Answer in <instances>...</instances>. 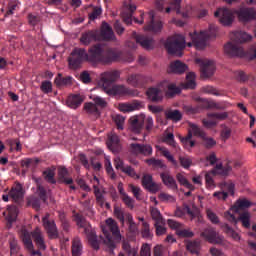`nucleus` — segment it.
I'll use <instances>...</instances> for the list:
<instances>
[{
    "label": "nucleus",
    "mask_w": 256,
    "mask_h": 256,
    "mask_svg": "<svg viewBox=\"0 0 256 256\" xmlns=\"http://www.w3.org/2000/svg\"><path fill=\"white\" fill-rule=\"evenodd\" d=\"M107 146L112 151H118L119 150V136L116 134H111L108 136Z\"/></svg>",
    "instance_id": "58836bf2"
},
{
    "label": "nucleus",
    "mask_w": 256,
    "mask_h": 256,
    "mask_svg": "<svg viewBox=\"0 0 256 256\" xmlns=\"http://www.w3.org/2000/svg\"><path fill=\"white\" fill-rule=\"evenodd\" d=\"M141 235L143 239H153V233L148 222L142 223Z\"/></svg>",
    "instance_id": "864d4df0"
},
{
    "label": "nucleus",
    "mask_w": 256,
    "mask_h": 256,
    "mask_svg": "<svg viewBox=\"0 0 256 256\" xmlns=\"http://www.w3.org/2000/svg\"><path fill=\"white\" fill-rule=\"evenodd\" d=\"M102 231L105 237V245L109 247L110 251H113L117 247V243H121V230H119L117 221L113 220V218H108L106 220V227Z\"/></svg>",
    "instance_id": "423d86ee"
},
{
    "label": "nucleus",
    "mask_w": 256,
    "mask_h": 256,
    "mask_svg": "<svg viewBox=\"0 0 256 256\" xmlns=\"http://www.w3.org/2000/svg\"><path fill=\"white\" fill-rule=\"evenodd\" d=\"M187 71V64L181 62L180 60H176L170 64V68L168 73H176L181 75Z\"/></svg>",
    "instance_id": "4be33fe9"
},
{
    "label": "nucleus",
    "mask_w": 256,
    "mask_h": 256,
    "mask_svg": "<svg viewBox=\"0 0 256 256\" xmlns=\"http://www.w3.org/2000/svg\"><path fill=\"white\" fill-rule=\"evenodd\" d=\"M231 39L234 43L228 42L224 46V51L227 55L230 57H246L250 61L256 59V45L251 46L247 52L237 45V43H247V41H251V35L244 31H236L233 33V36H231Z\"/></svg>",
    "instance_id": "f03ea898"
},
{
    "label": "nucleus",
    "mask_w": 256,
    "mask_h": 256,
    "mask_svg": "<svg viewBox=\"0 0 256 256\" xmlns=\"http://www.w3.org/2000/svg\"><path fill=\"white\" fill-rule=\"evenodd\" d=\"M235 15L238 16L239 21H241L242 23H249V21H253L256 19V9L247 7H242L239 10L219 8L214 13L215 17H219V21L224 27H229L230 25H233V21H235Z\"/></svg>",
    "instance_id": "7ed1b4c3"
},
{
    "label": "nucleus",
    "mask_w": 256,
    "mask_h": 256,
    "mask_svg": "<svg viewBox=\"0 0 256 256\" xmlns=\"http://www.w3.org/2000/svg\"><path fill=\"white\" fill-rule=\"evenodd\" d=\"M102 39V41H113L115 39V33H113V28L107 22H103L101 25V30H88L82 33L80 37V43L86 47L91 45L94 41Z\"/></svg>",
    "instance_id": "39448f33"
},
{
    "label": "nucleus",
    "mask_w": 256,
    "mask_h": 256,
    "mask_svg": "<svg viewBox=\"0 0 256 256\" xmlns=\"http://www.w3.org/2000/svg\"><path fill=\"white\" fill-rule=\"evenodd\" d=\"M195 87H197L195 73L190 72L186 75V83L183 84V89H195Z\"/></svg>",
    "instance_id": "ea45409f"
},
{
    "label": "nucleus",
    "mask_w": 256,
    "mask_h": 256,
    "mask_svg": "<svg viewBox=\"0 0 256 256\" xmlns=\"http://www.w3.org/2000/svg\"><path fill=\"white\" fill-rule=\"evenodd\" d=\"M188 133L191 135H195V137H201V139H205V131H203L198 125L193 122H188Z\"/></svg>",
    "instance_id": "473e14b6"
},
{
    "label": "nucleus",
    "mask_w": 256,
    "mask_h": 256,
    "mask_svg": "<svg viewBox=\"0 0 256 256\" xmlns=\"http://www.w3.org/2000/svg\"><path fill=\"white\" fill-rule=\"evenodd\" d=\"M132 37H134L136 43H139L143 49H153V40L145 35H139L137 32H133Z\"/></svg>",
    "instance_id": "412c9836"
},
{
    "label": "nucleus",
    "mask_w": 256,
    "mask_h": 256,
    "mask_svg": "<svg viewBox=\"0 0 256 256\" xmlns=\"http://www.w3.org/2000/svg\"><path fill=\"white\" fill-rule=\"evenodd\" d=\"M252 203L251 201L247 199H238L235 204L231 207V211L234 213H239L241 209H249L251 207Z\"/></svg>",
    "instance_id": "cd10ccee"
},
{
    "label": "nucleus",
    "mask_w": 256,
    "mask_h": 256,
    "mask_svg": "<svg viewBox=\"0 0 256 256\" xmlns=\"http://www.w3.org/2000/svg\"><path fill=\"white\" fill-rule=\"evenodd\" d=\"M9 245L11 256H17L19 251H21V246H19V242L15 239V237H11L9 239Z\"/></svg>",
    "instance_id": "49530a36"
},
{
    "label": "nucleus",
    "mask_w": 256,
    "mask_h": 256,
    "mask_svg": "<svg viewBox=\"0 0 256 256\" xmlns=\"http://www.w3.org/2000/svg\"><path fill=\"white\" fill-rule=\"evenodd\" d=\"M222 229L225 233L228 234L229 237H232V239L234 241L241 240V236L239 235V233H237L235 230H233V228H231V226H229V224L222 225Z\"/></svg>",
    "instance_id": "de8ad7c7"
},
{
    "label": "nucleus",
    "mask_w": 256,
    "mask_h": 256,
    "mask_svg": "<svg viewBox=\"0 0 256 256\" xmlns=\"http://www.w3.org/2000/svg\"><path fill=\"white\" fill-rule=\"evenodd\" d=\"M163 157L167 159L174 167H179V162L171 155V152L166 147H160L158 149Z\"/></svg>",
    "instance_id": "4c0bfd02"
},
{
    "label": "nucleus",
    "mask_w": 256,
    "mask_h": 256,
    "mask_svg": "<svg viewBox=\"0 0 256 256\" xmlns=\"http://www.w3.org/2000/svg\"><path fill=\"white\" fill-rule=\"evenodd\" d=\"M224 217L230 223H234V225H237V222L241 221L242 226L245 227V229H249V227H251V214L249 212H243L237 218L235 217V214L231 213V211H226L224 213Z\"/></svg>",
    "instance_id": "9b49d317"
},
{
    "label": "nucleus",
    "mask_w": 256,
    "mask_h": 256,
    "mask_svg": "<svg viewBox=\"0 0 256 256\" xmlns=\"http://www.w3.org/2000/svg\"><path fill=\"white\" fill-rule=\"evenodd\" d=\"M229 117V114L227 112H210L207 114L208 119H216L217 121H225Z\"/></svg>",
    "instance_id": "6e6d98bb"
},
{
    "label": "nucleus",
    "mask_w": 256,
    "mask_h": 256,
    "mask_svg": "<svg viewBox=\"0 0 256 256\" xmlns=\"http://www.w3.org/2000/svg\"><path fill=\"white\" fill-rule=\"evenodd\" d=\"M43 177L47 183H51V185H55L57 180H55V169L47 168L43 171Z\"/></svg>",
    "instance_id": "c03bdc74"
},
{
    "label": "nucleus",
    "mask_w": 256,
    "mask_h": 256,
    "mask_svg": "<svg viewBox=\"0 0 256 256\" xmlns=\"http://www.w3.org/2000/svg\"><path fill=\"white\" fill-rule=\"evenodd\" d=\"M67 103L71 109H77L83 103V98L80 95H72L68 98Z\"/></svg>",
    "instance_id": "37998d69"
},
{
    "label": "nucleus",
    "mask_w": 256,
    "mask_h": 256,
    "mask_svg": "<svg viewBox=\"0 0 256 256\" xmlns=\"http://www.w3.org/2000/svg\"><path fill=\"white\" fill-rule=\"evenodd\" d=\"M191 139H193V134H191V132H188L185 137H180V141L182 145H184L185 149H191L195 147V140Z\"/></svg>",
    "instance_id": "79ce46f5"
},
{
    "label": "nucleus",
    "mask_w": 256,
    "mask_h": 256,
    "mask_svg": "<svg viewBox=\"0 0 256 256\" xmlns=\"http://www.w3.org/2000/svg\"><path fill=\"white\" fill-rule=\"evenodd\" d=\"M82 251H83V244H81V239L74 238L72 242V255L81 256Z\"/></svg>",
    "instance_id": "a19ab883"
},
{
    "label": "nucleus",
    "mask_w": 256,
    "mask_h": 256,
    "mask_svg": "<svg viewBox=\"0 0 256 256\" xmlns=\"http://www.w3.org/2000/svg\"><path fill=\"white\" fill-rule=\"evenodd\" d=\"M91 99L94 101L96 107H100V109H105V107H107V101L104 98H101V96H94L91 97Z\"/></svg>",
    "instance_id": "0e129e2a"
},
{
    "label": "nucleus",
    "mask_w": 256,
    "mask_h": 256,
    "mask_svg": "<svg viewBox=\"0 0 256 256\" xmlns=\"http://www.w3.org/2000/svg\"><path fill=\"white\" fill-rule=\"evenodd\" d=\"M163 85H166L168 89L166 93L168 97H173L174 95H179V93H181V88L177 87L175 84H168L167 82H164Z\"/></svg>",
    "instance_id": "603ef678"
},
{
    "label": "nucleus",
    "mask_w": 256,
    "mask_h": 256,
    "mask_svg": "<svg viewBox=\"0 0 256 256\" xmlns=\"http://www.w3.org/2000/svg\"><path fill=\"white\" fill-rule=\"evenodd\" d=\"M20 238L24 247L29 251L31 256L39 255L41 256V252L39 250H35L33 247V240L31 239V233L26 229H22L20 232Z\"/></svg>",
    "instance_id": "4468645a"
},
{
    "label": "nucleus",
    "mask_w": 256,
    "mask_h": 256,
    "mask_svg": "<svg viewBox=\"0 0 256 256\" xmlns=\"http://www.w3.org/2000/svg\"><path fill=\"white\" fill-rule=\"evenodd\" d=\"M40 90L45 95H49V93H53V83L49 80L42 81L40 85Z\"/></svg>",
    "instance_id": "4d7b16f0"
},
{
    "label": "nucleus",
    "mask_w": 256,
    "mask_h": 256,
    "mask_svg": "<svg viewBox=\"0 0 256 256\" xmlns=\"http://www.w3.org/2000/svg\"><path fill=\"white\" fill-rule=\"evenodd\" d=\"M32 237L38 249H41L42 251H45V249H47V246H45V239L43 238V234L36 230L32 233Z\"/></svg>",
    "instance_id": "72a5a7b5"
},
{
    "label": "nucleus",
    "mask_w": 256,
    "mask_h": 256,
    "mask_svg": "<svg viewBox=\"0 0 256 256\" xmlns=\"http://www.w3.org/2000/svg\"><path fill=\"white\" fill-rule=\"evenodd\" d=\"M186 249L192 255H199V252L201 251V241L192 240V241L186 242Z\"/></svg>",
    "instance_id": "7c9ffc66"
},
{
    "label": "nucleus",
    "mask_w": 256,
    "mask_h": 256,
    "mask_svg": "<svg viewBox=\"0 0 256 256\" xmlns=\"http://www.w3.org/2000/svg\"><path fill=\"white\" fill-rule=\"evenodd\" d=\"M9 196L15 203H21L23 201V186L21 184H17L15 187H12V189L9 192Z\"/></svg>",
    "instance_id": "393cba45"
},
{
    "label": "nucleus",
    "mask_w": 256,
    "mask_h": 256,
    "mask_svg": "<svg viewBox=\"0 0 256 256\" xmlns=\"http://www.w3.org/2000/svg\"><path fill=\"white\" fill-rule=\"evenodd\" d=\"M148 17L150 21L144 27L145 31H150V33H161V30L163 29V22L155 18V12L150 11L148 13Z\"/></svg>",
    "instance_id": "f3484780"
},
{
    "label": "nucleus",
    "mask_w": 256,
    "mask_h": 256,
    "mask_svg": "<svg viewBox=\"0 0 256 256\" xmlns=\"http://www.w3.org/2000/svg\"><path fill=\"white\" fill-rule=\"evenodd\" d=\"M87 61V50L85 48H74L68 58L70 69H80Z\"/></svg>",
    "instance_id": "9d476101"
},
{
    "label": "nucleus",
    "mask_w": 256,
    "mask_h": 256,
    "mask_svg": "<svg viewBox=\"0 0 256 256\" xmlns=\"http://www.w3.org/2000/svg\"><path fill=\"white\" fill-rule=\"evenodd\" d=\"M114 216L116 219H118V221H120L121 225H125V211H123L121 207H114Z\"/></svg>",
    "instance_id": "052dcab7"
},
{
    "label": "nucleus",
    "mask_w": 256,
    "mask_h": 256,
    "mask_svg": "<svg viewBox=\"0 0 256 256\" xmlns=\"http://www.w3.org/2000/svg\"><path fill=\"white\" fill-rule=\"evenodd\" d=\"M130 153H132V155H144V157H149L153 155V147L149 144L132 143L130 144Z\"/></svg>",
    "instance_id": "2eb2a0df"
},
{
    "label": "nucleus",
    "mask_w": 256,
    "mask_h": 256,
    "mask_svg": "<svg viewBox=\"0 0 256 256\" xmlns=\"http://www.w3.org/2000/svg\"><path fill=\"white\" fill-rule=\"evenodd\" d=\"M27 203L32 209L39 211L41 209V200L37 196H31L28 198Z\"/></svg>",
    "instance_id": "5fc2aeb1"
},
{
    "label": "nucleus",
    "mask_w": 256,
    "mask_h": 256,
    "mask_svg": "<svg viewBox=\"0 0 256 256\" xmlns=\"http://www.w3.org/2000/svg\"><path fill=\"white\" fill-rule=\"evenodd\" d=\"M128 189L129 191H131V193H133L135 199H137V201H142L143 200V196H141V188L139 186H135L133 184H129L128 185Z\"/></svg>",
    "instance_id": "13d9d810"
},
{
    "label": "nucleus",
    "mask_w": 256,
    "mask_h": 256,
    "mask_svg": "<svg viewBox=\"0 0 256 256\" xmlns=\"http://www.w3.org/2000/svg\"><path fill=\"white\" fill-rule=\"evenodd\" d=\"M233 167L231 162H228L225 166L223 164H216L214 170L212 171L213 175H222V177H227L231 173Z\"/></svg>",
    "instance_id": "b1692460"
},
{
    "label": "nucleus",
    "mask_w": 256,
    "mask_h": 256,
    "mask_svg": "<svg viewBox=\"0 0 256 256\" xmlns=\"http://www.w3.org/2000/svg\"><path fill=\"white\" fill-rule=\"evenodd\" d=\"M84 111H86L88 115H91L92 117H94V119H98V117L101 116V112L99 111V108H97V106L93 102L85 103Z\"/></svg>",
    "instance_id": "c85d7f7f"
},
{
    "label": "nucleus",
    "mask_w": 256,
    "mask_h": 256,
    "mask_svg": "<svg viewBox=\"0 0 256 256\" xmlns=\"http://www.w3.org/2000/svg\"><path fill=\"white\" fill-rule=\"evenodd\" d=\"M196 63L200 64V71L202 77H211L215 73V62L213 60L196 59Z\"/></svg>",
    "instance_id": "dca6fc26"
},
{
    "label": "nucleus",
    "mask_w": 256,
    "mask_h": 256,
    "mask_svg": "<svg viewBox=\"0 0 256 256\" xmlns=\"http://www.w3.org/2000/svg\"><path fill=\"white\" fill-rule=\"evenodd\" d=\"M43 227L49 237V239H58L59 230L57 229V224L54 220H49V214H46L42 218Z\"/></svg>",
    "instance_id": "f8f14e48"
},
{
    "label": "nucleus",
    "mask_w": 256,
    "mask_h": 256,
    "mask_svg": "<svg viewBox=\"0 0 256 256\" xmlns=\"http://www.w3.org/2000/svg\"><path fill=\"white\" fill-rule=\"evenodd\" d=\"M143 125H145V115L130 118V129L133 133H141Z\"/></svg>",
    "instance_id": "6ab92c4d"
},
{
    "label": "nucleus",
    "mask_w": 256,
    "mask_h": 256,
    "mask_svg": "<svg viewBox=\"0 0 256 256\" xmlns=\"http://www.w3.org/2000/svg\"><path fill=\"white\" fill-rule=\"evenodd\" d=\"M119 59H121V53L111 48L105 51L101 44L90 47L87 52V61L93 65H98V63L109 65L110 63L119 61Z\"/></svg>",
    "instance_id": "20e7f679"
},
{
    "label": "nucleus",
    "mask_w": 256,
    "mask_h": 256,
    "mask_svg": "<svg viewBox=\"0 0 256 256\" xmlns=\"http://www.w3.org/2000/svg\"><path fill=\"white\" fill-rule=\"evenodd\" d=\"M200 235L205 239V241H208V243H212L214 245H221V243H223V237H221L213 227L204 229Z\"/></svg>",
    "instance_id": "ddd939ff"
},
{
    "label": "nucleus",
    "mask_w": 256,
    "mask_h": 256,
    "mask_svg": "<svg viewBox=\"0 0 256 256\" xmlns=\"http://www.w3.org/2000/svg\"><path fill=\"white\" fill-rule=\"evenodd\" d=\"M165 47L169 55L181 57V55H183V49H185V37L180 34H175L167 39Z\"/></svg>",
    "instance_id": "1a4fd4ad"
},
{
    "label": "nucleus",
    "mask_w": 256,
    "mask_h": 256,
    "mask_svg": "<svg viewBox=\"0 0 256 256\" xmlns=\"http://www.w3.org/2000/svg\"><path fill=\"white\" fill-rule=\"evenodd\" d=\"M4 215L8 223H14V221H17L19 210L17 209V206H8L7 211L4 212Z\"/></svg>",
    "instance_id": "c756f323"
},
{
    "label": "nucleus",
    "mask_w": 256,
    "mask_h": 256,
    "mask_svg": "<svg viewBox=\"0 0 256 256\" xmlns=\"http://www.w3.org/2000/svg\"><path fill=\"white\" fill-rule=\"evenodd\" d=\"M163 141L167 145H170V147H173L174 149H177V142L175 141V135H173V133H168L164 137Z\"/></svg>",
    "instance_id": "e2e57ef3"
},
{
    "label": "nucleus",
    "mask_w": 256,
    "mask_h": 256,
    "mask_svg": "<svg viewBox=\"0 0 256 256\" xmlns=\"http://www.w3.org/2000/svg\"><path fill=\"white\" fill-rule=\"evenodd\" d=\"M59 221L61 223L62 230L65 231V233H69V229H71V224L69 223V220H67V216H65V213L59 212Z\"/></svg>",
    "instance_id": "3c124183"
},
{
    "label": "nucleus",
    "mask_w": 256,
    "mask_h": 256,
    "mask_svg": "<svg viewBox=\"0 0 256 256\" xmlns=\"http://www.w3.org/2000/svg\"><path fill=\"white\" fill-rule=\"evenodd\" d=\"M223 187L226 192H214L213 197H216V199H222V201H226L227 197H229V194L235 195V184L232 182H224Z\"/></svg>",
    "instance_id": "a211bd4d"
},
{
    "label": "nucleus",
    "mask_w": 256,
    "mask_h": 256,
    "mask_svg": "<svg viewBox=\"0 0 256 256\" xmlns=\"http://www.w3.org/2000/svg\"><path fill=\"white\" fill-rule=\"evenodd\" d=\"M58 177L62 183H66V185H73V178L69 177V171L67 168H60L58 170Z\"/></svg>",
    "instance_id": "c9c22d12"
},
{
    "label": "nucleus",
    "mask_w": 256,
    "mask_h": 256,
    "mask_svg": "<svg viewBox=\"0 0 256 256\" xmlns=\"http://www.w3.org/2000/svg\"><path fill=\"white\" fill-rule=\"evenodd\" d=\"M176 179L178 183H180V185H183V187H186V189H189L190 191H195V186H193V184H191L183 174L178 173L176 175Z\"/></svg>",
    "instance_id": "a18cd8bd"
},
{
    "label": "nucleus",
    "mask_w": 256,
    "mask_h": 256,
    "mask_svg": "<svg viewBox=\"0 0 256 256\" xmlns=\"http://www.w3.org/2000/svg\"><path fill=\"white\" fill-rule=\"evenodd\" d=\"M37 195L38 198L43 202V203H47V190L45 189V187L43 186H38L37 187Z\"/></svg>",
    "instance_id": "338daca9"
},
{
    "label": "nucleus",
    "mask_w": 256,
    "mask_h": 256,
    "mask_svg": "<svg viewBox=\"0 0 256 256\" xmlns=\"http://www.w3.org/2000/svg\"><path fill=\"white\" fill-rule=\"evenodd\" d=\"M140 107H141V102H137V101L131 104H127V103L119 104V109L123 113H131V111H137V109H139Z\"/></svg>",
    "instance_id": "2f4dec72"
},
{
    "label": "nucleus",
    "mask_w": 256,
    "mask_h": 256,
    "mask_svg": "<svg viewBox=\"0 0 256 256\" xmlns=\"http://www.w3.org/2000/svg\"><path fill=\"white\" fill-rule=\"evenodd\" d=\"M39 163V159H33V158H28L22 160V167H26V169H29V167H35Z\"/></svg>",
    "instance_id": "774afa93"
},
{
    "label": "nucleus",
    "mask_w": 256,
    "mask_h": 256,
    "mask_svg": "<svg viewBox=\"0 0 256 256\" xmlns=\"http://www.w3.org/2000/svg\"><path fill=\"white\" fill-rule=\"evenodd\" d=\"M160 177L162 179V183L166 185L169 189L177 190V181H175V178L169 174V172H162L160 174Z\"/></svg>",
    "instance_id": "5701e85b"
},
{
    "label": "nucleus",
    "mask_w": 256,
    "mask_h": 256,
    "mask_svg": "<svg viewBox=\"0 0 256 256\" xmlns=\"http://www.w3.org/2000/svg\"><path fill=\"white\" fill-rule=\"evenodd\" d=\"M94 195L97 203L100 205V207H103L105 205V197L101 194V189H99L97 185H94Z\"/></svg>",
    "instance_id": "680f3d73"
},
{
    "label": "nucleus",
    "mask_w": 256,
    "mask_h": 256,
    "mask_svg": "<svg viewBox=\"0 0 256 256\" xmlns=\"http://www.w3.org/2000/svg\"><path fill=\"white\" fill-rule=\"evenodd\" d=\"M136 10H137V6L130 4L128 6L129 12H124L122 14L123 21H124V23H126V25H131V23L133 21V13H135Z\"/></svg>",
    "instance_id": "f704fd0d"
},
{
    "label": "nucleus",
    "mask_w": 256,
    "mask_h": 256,
    "mask_svg": "<svg viewBox=\"0 0 256 256\" xmlns=\"http://www.w3.org/2000/svg\"><path fill=\"white\" fill-rule=\"evenodd\" d=\"M200 105L203 109H215L216 102L214 100L200 99Z\"/></svg>",
    "instance_id": "69168bd1"
},
{
    "label": "nucleus",
    "mask_w": 256,
    "mask_h": 256,
    "mask_svg": "<svg viewBox=\"0 0 256 256\" xmlns=\"http://www.w3.org/2000/svg\"><path fill=\"white\" fill-rule=\"evenodd\" d=\"M217 37V26L211 24L208 30L201 31L200 33H190L191 41L196 49H205L207 47V41L209 39H215Z\"/></svg>",
    "instance_id": "0eeeda50"
},
{
    "label": "nucleus",
    "mask_w": 256,
    "mask_h": 256,
    "mask_svg": "<svg viewBox=\"0 0 256 256\" xmlns=\"http://www.w3.org/2000/svg\"><path fill=\"white\" fill-rule=\"evenodd\" d=\"M54 83L58 87H67V85L73 84V77L72 76L63 77V74L58 73V75L54 79Z\"/></svg>",
    "instance_id": "bb28decb"
},
{
    "label": "nucleus",
    "mask_w": 256,
    "mask_h": 256,
    "mask_svg": "<svg viewBox=\"0 0 256 256\" xmlns=\"http://www.w3.org/2000/svg\"><path fill=\"white\" fill-rule=\"evenodd\" d=\"M87 7H92V12L88 14L90 21H95V19L101 17L103 13V9L101 7L93 6V4H90Z\"/></svg>",
    "instance_id": "8fccbe9b"
},
{
    "label": "nucleus",
    "mask_w": 256,
    "mask_h": 256,
    "mask_svg": "<svg viewBox=\"0 0 256 256\" xmlns=\"http://www.w3.org/2000/svg\"><path fill=\"white\" fill-rule=\"evenodd\" d=\"M166 119L173 121L174 123H179L183 119V114L179 110H169L166 112Z\"/></svg>",
    "instance_id": "e433bc0d"
},
{
    "label": "nucleus",
    "mask_w": 256,
    "mask_h": 256,
    "mask_svg": "<svg viewBox=\"0 0 256 256\" xmlns=\"http://www.w3.org/2000/svg\"><path fill=\"white\" fill-rule=\"evenodd\" d=\"M74 221L78 227L84 229V233L91 247L94 248L95 251H99V240L97 239V234H95V231L91 228V225L87 222L85 217L81 214H75Z\"/></svg>",
    "instance_id": "6e6552de"
},
{
    "label": "nucleus",
    "mask_w": 256,
    "mask_h": 256,
    "mask_svg": "<svg viewBox=\"0 0 256 256\" xmlns=\"http://www.w3.org/2000/svg\"><path fill=\"white\" fill-rule=\"evenodd\" d=\"M127 83L132 87H145L147 83V77L141 74H132L128 76Z\"/></svg>",
    "instance_id": "aec40b11"
},
{
    "label": "nucleus",
    "mask_w": 256,
    "mask_h": 256,
    "mask_svg": "<svg viewBox=\"0 0 256 256\" xmlns=\"http://www.w3.org/2000/svg\"><path fill=\"white\" fill-rule=\"evenodd\" d=\"M147 97L150 101L153 103H159L163 99V96L161 95V89L159 88H149L146 92Z\"/></svg>",
    "instance_id": "a878e982"
},
{
    "label": "nucleus",
    "mask_w": 256,
    "mask_h": 256,
    "mask_svg": "<svg viewBox=\"0 0 256 256\" xmlns=\"http://www.w3.org/2000/svg\"><path fill=\"white\" fill-rule=\"evenodd\" d=\"M121 77L119 70H110L102 73L98 81V87L109 97H124L131 95V89L123 84H117Z\"/></svg>",
    "instance_id": "f257e3e1"
},
{
    "label": "nucleus",
    "mask_w": 256,
    "mask_h": 256,
    "mask_svg": "<svg viewBox=\"0 0 256 256\" xmlns=\"http://www.w3.org/2000/svg\"><path fill=\"white\" fill-rule=\"evenodd\" d=\"M122 249L128 256H139L137 248H131V244H129V242H123Z\"/></svg>",
    "instance_id": "bf43d9fd"
},
{
    "label": "nucleus",
    "mask_w": 256,
    "mask_h": 256,
    "mask_svg": "<svg viewBox=\"0 0 256 256\" xmlns=\"http://www.w3.org/2000/svg\"><path fill=\"white\" fill-rule=\"evenodd\" d=\"M183 111H185L187 113V115H197V113H199L200 111H203V108L201 106V102L196 105H185L183 106Z\"/></svg>",
    "instance_id": "09e8293b"
}]
</instances>
